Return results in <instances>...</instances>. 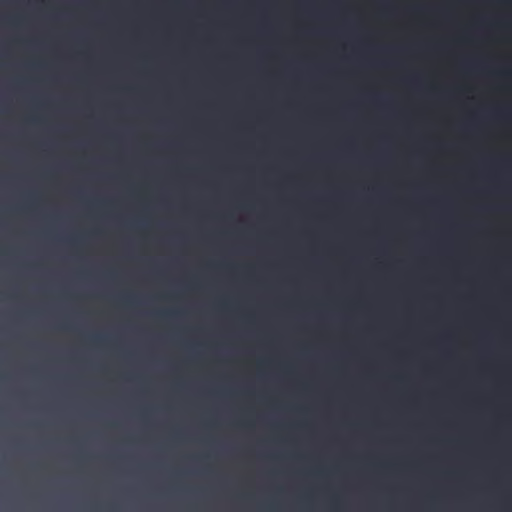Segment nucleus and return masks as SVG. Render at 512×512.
<instances>
[{"mask_svg": "<svg viewBox=\"0 0 512 512\" xmlns=\"http://www.w3.org/2000/svg\"><path fill=\"white\" fill-rule=\"evenodd\" d=\"M115 419H116V420H119L120 418H119V417H116Z\"/></svg>", "mask_w": 512, "mask_h": 512, "instance_id": "6e6552de", "label": "nucleus"}, {"mask_svg": "<svg viewBox=\"0 0 512 512\" xmlns=\"http://www.w3.org/2000/svg\"><path fill=\"white\" fill-rule=\"evenodd\" d=\"M297 385H298V387H299V388H301L302 390H306V391H308V390H311V389H312V385H311V383H310V382H308V381H298V382H297Z\"/></svg>", "mask_w": 512, "mask_h": 512, "instance_id": "f257e3e1", "label": "nucleus"}, {"mask_svg": "<svg viewBox=\"0 0 512 512\" xmlns=\"http://www.w3.org/2000/svg\"><path fill=\"white\" fill-rule=\"evenodd\" d=\"M393 380L397 381V382H404V377L402 376H396V377H393Z\"/></svg>", "mask_w": 512, "mask_h": 512, "instance_id": "f03ea898", "label": "nucleus"}, {"mask_svg": "<svg viewBox=\"0 0 512 512\" xmlns=\"http://www.w3.org/2000/svg\"><path fill=\"white\" fill-rule=\"evenodd\" d=\"M57 416H58V417H61L62 415H61V414H58Z\"/></svg>", "mask_w": 512, "mask_h": 512, "instance_id": "7ed1b4c3", "label": "nucleus"}, {"mask_svg": "<svg viewBox=\"0 0 512 512\" xmlns=\"http://www.w3.org/2000/svg\"><path fill=\"white\" fill-rule=\"evenodd\" d=\"M85 416H86V417H89L90 415H89V414H86Z\"/></svg>", "mask_w": 512, "mask_h": 512, "instance_id": "20e7f679", "label": "nucleus"}, {"mask_svg": "<svg viewBox=\"0 0 512 512\" xmlns=\"http://www.w3.org/2000/svg\"><path fill=\"white\" fill-rule=\"evenodd\" d=\"M207 419H208V420H211L212 418H211V417H208Z\"/></svg>", "mask_w": 512, "mask_h": 512, "instance_id": "9d476101", "label": "nucleus"}, {"mask_svg": "<svg viewBox=\"0 0 512 512\" xmlns=\"http://www.w3.org/2000/svg\"><path fill=\"white\" fill-rule=\"evenodd\" d=\"M209 416H210V417H213L214 415H213V414H210Z\"/></svg>", "mask_w": 512, "mask_h": 512, "instance_id": "423d86ee", "label": "nucleus"}, {"mask_svg": "<svg viewBox=\"0 0 512 512\" xmlns=\"http://www.w3.org/2000/svg\"><path fill=\"white\" fill-rule=\"evenodd\" d=\"M140 416H141V417H144L145 415H144V414H141Z\"/></svg>", "mask_w": 512, "mask_h": 512, "instance_id": "39448f33", "label": "nucleus"}, {"mask_svg": "<svg viewBox=\"0 0 512 512\" xmlns=\"http://www.w3.org/2000/svg\"><path fill=\"white\" fill-rule=\"evenodd\" d=\"M142 419H143V420H146L147 418H146V417H143Z\"/></svg>", "mask_w": 512, "mask_h": 512, "instance_id": "1a4fd4ad", "label": "nucleus"}, {"mask_svg": "<svg viewBox=\"0 0 512 512\" xmlns=\"http://www.w3.org/2000/svg\"><path fill=\"white\" fill-rule=\"evenodd\" d=\"M254 416H255V417H258L259 415H258V414H255Z\"/></svg>", "mask_w": 512, "mask_h": 512, "instance_id": "0eeeda50", "label": "nucleus"}]
</instances>
